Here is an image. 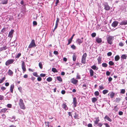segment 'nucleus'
I'll return each mask as SVG.
<instances>
[{"label": "nucleus", "instance_id": "obj_1", "mask_svg": "<svg viewBox=\"0 0 127 127\" xmlns=\"http://www.w3.org/2000/svg\"><path fill=\"white\" fill-rule=\"evenodd\" d=\"M19 105L20 108L23 110L26 109V107L23 100L21 98L20 99L19 102Z\"/></svg>", "mask_w": 127, "mask_h": 127}, {"label": "nucleus", "instance_id": "obj_2", "mask_svg": "<svg viewBox=\"0 0 127 127\" xmlns=\"http://www.w3.org/2000/svg\"><path fill=\"white\" fill-rule=\"evenodd\" d=\"M114 39V37L113 36H109L107 38V43L110 44H111L112 43V42Z\"/></svg>", "mask_w": 127, "mask_h": 127}, {"label": "nucleus", "instance_id": "obj_3", "mask_svg": "<svg viewBox=\"0 0 127 127\" xmlns=\"http://www.w3.org/2000/svg\"><path fill=\"white\" fill-rule=\"evenodd\" d=\"M36 46L35 40L34 39H32V40L31 42L29 44L28 46V48H31L32 47H35Z\"/></svg>", "mask_w": 127, "mask_h": 127}, {"label": "nucleus", "instance_id": "obj_4", "mask_svg": "<svg viewBox=\"0 0 127 127\" xmlns=\"http://www.w3.org/2000/svg\"><path fill=\"white\" fill-rule=\"evenodd\" d=\"M87 56V54L86 53H84L82 56L81 63L83 64H85L86 63V59Z\"/></svg>", "mask_w": 127, "mask_h": 127}, {"label": "nucleus", "instance_id": "obj_5", "mask_svg": "<svg viewBox=\"0 0 127 127\" xmlns=\"http://www.w3.org/2000/svg\"><path fill=\"white\" fill-rule=\"evenodd\" d=\"M14 60L13 59H10L7 60L5 62V64L6 66H8L13 63Z\"/></svg>", "mask_w": 127, "mask_h": 127}, {"label": "nucleus", "instance_id": "obj_6", "mask_svg": "<svg viewBox=\"0 0 127 127\" xmlns=\"http://www.w3.org/2000/svg\"><path fill=\"white\" fill-rule=\"evenodd\" d=\"M103 5L104 6V9L108 11L110 9V7L109 6L107 2H105Z\"/></svg>", "mask_w": 127, "mask_h": 127}, {"label": "nucleus", "instance_id": "obj_7", "mask_svg": "<svg viewBox=\"0 0 127 127\" xmlns=\"http://www.w3.org/2000/svg\"><path fill=\"white\" fill-rule=\"evenodd\" d=\"M23 71V73L26 71V69L25 65V62L24 61H22V64L21 65Z\"/></svg>", "mask_w": 127, "mask_h": 127}, {"label": "nucleus", "instance_id": "obj_8", "mask_svg": "<svg viewBox=\"0 0 127 127\" xmlns=\"http://www.w3.org/2000/svg\"><path fill=\"white\" fill-rule=\"evenodd\" d=\"M95 120L94 122V126H95L97 125L98 123V122L100 120L99 117L95 118Z\"/></svg>", "mask_w": 127, "mask_h": 127}, {"label": "nucleus", "instance_id": "obj_9", "mask_svg": "<svg viewBox=\"0 0 127 127\" xmlns=\"http://www.w3.org/2000/svg\"><path fill=\"white\" fill-rule=\"evenodd\" d=\"M83 37H82L81 39L78 38L76 40V42L77 43H78L79 45H80V43H82L83 42Z\"/></svg>", "mask_w": 127, "mask_h": 127}, {"label": "nucleus", "instance_id": "obj_10", "mask_svg": "<svg viewBox=\"0 0 127 127\" xmlns=\"http://www.w3.org/2000/svg\"><path fill=\"white\" fill-rule=\"evenodd\" d=\"M115 95V93L114 92H112L109 93L108 94V95H109L111 98H113Z\"/></svg>", "mask_w": 127, "mask_h": 127}, {"label": "nucleus", "instance_id": "obj_11", "mask_svg": "<svg viewBox=\"0 0 127 127\" xmlns=\"http://www.w3.org/2000/svg\"><path fill=\"white\" fill-rule=\"evenodd\" d=\"M71 82L73 84H75L78 82V81L77 80L75 79L74 78L71 79Z\"/></svg>", "mask_w": 127, "mask_h": 127}, {"label": "nucleus", "instance_id": "obj_12", "mask_svg": "<svg viewBox=\"0 0 127 127\" xmlns=\"http://www.w3.org/2000/svg\"><path fill=\"white\" fill-rule=\"evenodd\" d=\"M118 22L116 21H114L112 24V26L113 27H115L118 25Z\"/></svg>", "mask_w": 127, "mask_h": 127}, {"label": "nucleus", "instance_id": "obj_13", "mask_svg": "<svg viewBox=\"0 0 127 127\" xmlns=\"http://www.w3.org/2000/svg\"><path fill=\"white\" fill-rule=\"evenodd\" d=\"M120 24L121 25H125L127 24V20H123L120 23Z\"/></svg>", "mask_w": 127, "mask_h": 127}, {"label": "nucleus", "instance_id": "obj_14", "mask_svg": "<svg viewBox=\"0 0 127 127\" xmlns=\"http://www.w3.org/2000/svg\"><path fill=\"white\" fill-rule=\"evenodd\" d=\"M14 32V30H11V31L9 32L8 35V36L10 37H12V34Z\"/></svg>", "mask_w": 127, "mask_h": 127}, {"label": "nucleus", "instance_id": "obj_15", "mask_svg": "<svg viewBox=\"0 0 127 127\" xmlns=\"http://www.w3.org/2000/svg\"><path fill=\"white\" fill-rule=\"evenodd\" d=\"M13 72L10 69L8 70L7 72L8 75L10 76H12L13 75Z\"/></svg>", "mask_w": 127, "mask_h": 127}, {"label": "nucleus", "instance_id": "obj_16", "mask_svg": "<svg viewBox=\"0 0 127 127\" xmlns=\"http://www.w3.org/2000/svg\"><path fill=\"white\" fill-rule=\"evenodd\" d=\"M62 106L63 108L65 110H66L68 109V107L67 106L65 103H64L62 105Z\"/></svg>", "mask_w": 127, "mask_h": 127}, {"label": "nucleus", "instance_id": "obj_17", "mask_svg": "<svg viewBox=\"0 0 127 127\" xmlns=\"http://www.w3.org/2000/svg\"><path fill=\"white\" fill-rule=\"evenodd\" d=\"M73 104L74 105V107H75L76 106V105L77 103L76 101V99L75 97H74L73 98Z\"/></svg>", "mask_w": 127, "mask_h": 127}, {"label": "nucleus", "instance_id": "obj_18", "mask_svg": "<svg viewBox=\"0 0 127 127\" xmlns=\"http://www.w3.org/2000/svg\"><path fill=\"white\" fill-rule=\"evenodd\" d=\"M96 41L98 43H100L102 41L101 39L98 37L96 39Z\"/></svg>", "mask_w": 127, "mask_h": 127}, {"label": "nucleus", "instance_id": "obj_19", "mask_svg": "<svg viewBox=\"0 0 127 127\" xmlns=\"http://www.w3.org/2000/svg\"><path fill=\"white\" fill-rule=\"evenodd\" d=\"M14 85L13 84H12L11 85L10 87V90L11 92V93H13V89H14Z\"/></svg>", "mask_w": 127, "mask_h": 127}, {"label": "nucleus", "instance_id": "obj_20", "mask_svg": "<svg viewBox=\"0 0 127 127\" xmlns=\"http://www.w3.org/2000/svg\"><path fill=\"white\" fill-rule=\"evenodd\" d=\"M7 47L6 46L1 47L0 48V51H2L4 50H5L7 49Z\"/></svg>", "mask_w": 127, "mask_h": 127}, {"label": "nucleus", "instance_id": "obj_21", "mask_svg": "<svg viewBox=\"0 0 127 127\" xmlns=\"http://www.w3.org/2000/svg\"><path fill=\"white\" fill-rule=\"evenodd\" d=\"M104 119H106L110 122L112 121V120L108 116H106L104 117Z\"/></svg>", "mask_w": 127, "mask_h": 127}, {"label": "nucleus", "instance_id": "obj_22", "mask_svg": "<svg viewBox=\"0 0 127 127\" xmlns=\"http://www.w3.org/2000/svg\"><path fill=\"white\" fill-rule=\"evenodd\" d=\"M7 110V109L6 108H3L1 110L0 112V113H5L6 112Z\"/></svg>", "mask_w": 127, "mask_h": 127}, {"label": "nucleus", "instance_id": "obj_23", "mask_svg": "<svg viewBox=\"0 0 127 127\" xmlns=\"http://www.w3.org/2000/svg\"><path fill=\"white\" fill-rule=\"evenodd\" d=\"M89 71L90 73V76H91L92 77L93 76L94 74V71H93L92 69H90Z\"/></svg>", "mask_w": 127, "mask_h": 127}, {"label": "nucleus", "instance_id": "obj_24", "mask_svg": "<svg viewBox=\"0 0 127 127\" xmlns=\"http://www.w3.org/2000/svg\"><path fill=\"white\" fill-rule=\"evenodd\" d=\"M102 58L100 56H99L97 58V60L98 61V64H100L101 63Z\"/></svg>", "mask_w": 127, "mask_h": 127}, {"label": "nucleus", "instance_id": "obj_25", "mask_svg": "<svg viewBox=\"0 0 127 127\" xmlns=\"http://www.w3.org/2000/svg\"><path fill=\"white\" fill-rule=\"evenodd\" d=\"M120 59V57L118 55H116L115 57V60L116 61H118Z\"/></svg>", "mask_w": 127, "mask_h": 127}, {"label": "nucleus", "instance_id": "obj_26", "mask_svg": "<svg viewBox=\"0 0 127 127\" xmlns=\"http://www.w3.org/2000/svg\"><path fill=\"white\" fill-rule=\"evenodd\" d=\"M91 68L94 70H97L98 69V67H97L95 65H94L91 67Z\"/></svg>", "mask_w": 127, "mask_h": 127}, {"label": "nucleus", "instance_id": "obj_27", "mask_svg": "<svg viewBox=\"0 0 127 127\" xmlns=\"http://www.w3.org/2000/svg\"><path fill=\"white\" fill-rule=\"evenodd\" d=\"M73 112L74 113V114L76 115V113L74 111H72V112H68V114L69 116H70L71 118H72V116L71 114V113H72Z\"/></svg>", "mask_w": 127, "mask_h": 127}, {"label": "nucleus", "instance_id": "obj_28", "mask_svg": "<svg viewBox=\"0 0 127 127\" xmlns=\"http://www.w3.org/2000/svg\"><path fill=\"white\" fill-rule=\"evenodd\" d=\"M118 109L119 108L118 107L117 105L115 106L114 107V108L113 109L115 111V112L118 111Z\"/></svg>", "mask_w": 127, "mask_h": 127}, {"label": "nucleus", "instance_id": "obj_29", "mask_svg": "<svg viewBox=\"0 0 127 127\" xmlns=\"http://www.w3.org/2000/svg\"><path fill=\"white\" fill-rule=\"evenodd\" d=\"M92 101L93 103H95L97 100V99L95 97H93L92 98Z\"/></svg>", "mask_w": 127, "mask_h": 127}, {"label": "nucleus", "instance_id": "obj_30", "mask_svg": "<svg viewBox=\"0 0 127 127\" xmlns=\"http://www.w3.org/2000/svg\"><path fill=\"white\" fill-rule=\"evenodd\" d=\"M46 80L48 82H50L51 81H52V79L51 77H50L47 79Z\"/></svg>", "mask_w": 127, "mask_h": 127}, {"label": "nucleus", "instance_id": "obj_31", "mask_svg": "<svg viewBox=\"0 0 127 127\" xmlns=\"http://www.w3.org/2000/svg\"><path fill=\"white\" fill-rule=\"evenodd\" d=\"M57 80L60 82H61L62 81V79L60 76H57Z\"/></svg>", "mask_w": 127, "mask_h": 127}, {"label": "nucleus", "instance_id": "obj_32", "mask_svg": "<svg viewBox=\"0 0 127 127\" xmlns=\"http://www.w3.org/2000/svg\"><path fill=\"white\" fill-rule=\"evenodd\" d=\"M7 0H4L1 2V3L2 4H6L7 3Z\"/></svg>", "mask_w": 127, "mask_h": 127}, {"label": "nucleus", "instance_id": "obj_33", "mask_svg": "<svg viewBox=\"0 0 127 127\" xmlns=\"http://www.w3.org/2000/svg\"><path fill=\"white\" fill-rule=\"evenodd\" d=\"M6 117V115L4 114H3L1 115V118L3 120L5 119Z\"/></svg>", "mask_w": 127, "mask_h": 127}, {"label": "nucleus", "instance_id": "obj_34", "mask_svg": "<svg viewBox=\"0 0 127 127\" xmlns=\"http://www.w3.org/2000/svg\"><path fill=\"white\" fill-rule=\"evenodd\" d=\"M52 71L54 73L57 72H58V71L57 70L56 68L54 67L52 68Z\"/></svg>", "mask_w": 127, "mask_h": 127}, {"label": "nucleus", "instance_id": "obj_35", "mask_svg": "<svg viewBox=\"0 0 127 127\" xmlns=\"http://www.w3.org/2000/svg\"><path fill=\"white\" fill-rule=\"evenodd\" d=\"M127 56L125 55H123L121 57V58L123 59H126Z\"/></svg>", "mask_w": 127, "mask_h": 127}, {"label": "nucleus", "instance_id": "obj_36", "mask_svg": "<svg viewBox=\"0 0 127 127\" xmlns=\"http://www.w3.org/2000/svg\"><path fill=\"white\" fill-rule=\"evenodd\" d=\"M108 92V91L107 90H105L103 91V93L104 94H105Z\"/></svg>", "mask_w": 127, "mask_h": 127}, {"label": "nucleus", "instance_id": "obj_37", "mask_svg": "<svg viewBox=\"0 0 127 127\" xmlns=\"http://www.w3.org/2000/svg\"><path fill=\"white\" fill-rule=\"evenodd\" d=\"M5 77H4L1 78L0 79V84L2 83L5 80Z\"/></svg>", "mask_w": 127, "mask_h": 127}, {"label": "nucleus", "instance_id": "obj_38", "mask_svg": "<svg viewBox=\"0 0 127 127\" xmlns=\"http://www.w3.org/2000/svg\"><path fill=\"white\" fill-rule=\"evenodd\" d=\"M94 94L95 96H97L99 95V93L98 91H96L95 92Z\"/></svg>", "mask_w": 127, "mask_h": 127}, {"label": "nucleus", "instance_id": "obj_39", "mask_svg": "<svg viewBox=\"0 0 127 127\" xmlns=\"http://www.w3.org/2000/svg\"><path fill=\"white\" fill-rule=\"evenodd\" d=\"M102 66L103 67H107V64L106 63H104L102 64Z\"/></svg>", "mask_w": 127, "mask_h": 127}, {"label": "nucleus", "instance_id": "obj_40", "mask_svg": "<svg viewBox=\"0 0 127 127\" xmlns=\"http://www.w3.org/2000/svg\"><path fill=\"white\" fill-rule=\"evenodd\" d=\"M73 60L74 61H75L76 60V57L75 55H73L72 56Z\"/></svg>", "mask_w": 127, "mask_h": 127}, {"label": "nucleus", "instance_id": "obj_41", "mask_svg": "<svg viewBox=\"0 0 127 127\" xmlns=\"http://www.w3.org/2000/svg\"><path fill=\"white\" fill-rule=\"evenodd\" d=\"M44 123H45V124L46 126H47L48 127H49V122H45Z\"/></svg>", "mask_w": 127, "mask_h": 127}, {"label": "nucleus", "instance_id": "obj_42", "mask_svg": "<svg viewBox=\"0 0 127 127\" xmlns=\"http://www.w3.org/2000/svg\"><path fill=\"white\" fill-rule=\"evenodd\" d=\"M33 75L36 77H38V75L37 73L36 72H34L32 73Z\"/></svg>", "mask_w": 127, "mask_h": 127}, {"label": "nucleus", "instance_id": "obj_43", "mask_svg": "<svg viewBox=\"0 0 127 127\" xmlns=\"http://www.w3.org/2000/svg\"><path fill=\"white\" fill-rule=\"evenodd\" d=\"M72 40L70 38L68 40V43L67 44V45H68L70 44L72 42Z\"/></svg>", "mask_w": 127, "mask_h": 127}, {"label": "nucleus", "instance_id": "obj_44", "mask_svg": "<svg viewBox=\"0 0 127 127\" xmlns=\"http://www.w3.org/2000/svg\"><path fill=\"white\" fill-rule=\"evenodd\" d=\"M39 66L40 69H42V64L41 62H40L39 63Z\"/></svg>", "mask_w": 127, "mask_h": 127}, {"label": "nucleus", "instance_id": "obj_45", "mask_svg": "<svg viewBox=\"0 0 127 127\" xmlns=\"http://www.w3.org/2000/svg\"><path fill=\"white\" fill-rule=\"evenodd\" d=\"M109 64L111 65H114V63L112 61H110L109 62Z\"/></svg>", "mask_w": 127, "mask_h": 127}, {"label": "nucleus", "instance_id": "obj_46", "mask_svg": "<svg viewBox=\"0 0 127 127\" xmlns=\"http://www.w3.org/2000/svg\"><path fill=\"white\" fill-rule=\"evenodd\" d=\"M120 100L121 99L120 98H116L115 100L116 102H118L120 101Z\"/></svg>", "mask_w": 127, "mask_h": 127}, {"label": "nucleus", "instance_id": "obj_47", "mask_svg": "<svg viewBox=\"0 0 127 127\" xmlns=\"http://www.w3.org/2000/svg\"><path fill=\"white\" fill-rule=\"evenodd\" d=\"M59 21H60L59 19L58 18H57V20L56 21V24H57V25H58V23L59 22Z\"/></svg>", "mask_w": 127, "mask_h": 127}, {"label": "nucleus", "instance_id": "obj_48", "mask_svg": "<svg viewBox=\"0 0 127 127\" xmlns=\"http://www.w3.org/2000/svg\"><path fill=\"white\" fill-rule=\"evenodd\" d=\"M97 124V126L99 127H101L103 125V124L101 123H98Z\"/></svg>", "mask_w": 127, "mask_h": 127}, {"label": "nucleus", "instance_id": "obj_49", "mask_svg": "<svg viewBox=\"0 0 127 127\" xmlns=\"http://www.w3.org/2000/svg\"><path fill=\"white\" fill-rule=\"evenodd\" d=\"M71 47L74 50L76 49V47L73 44L71 46Z\"/></svg>", "mask_w": 127, "mask_h": 127}, {"label": "nucleus", "instance_id": "obj_50", "mask_svg": "<svg viewBox=\"0 0 127 127\" xmlns=\"http://www.w3.org/2000/svg\"><path fill=\"white\" fill-rule=\"evenodd\" d=\"M99 89L101 90H102L104 89L102 85H100L99 86Z\"/></svg>", "mask_w": 127, "mask_h": 127}, {"label": "nucleus", "instance_id": "obj_51", "mask_svg": "<svg viewBox=\"0 0 127 127\" xmlns=\"http://www.w3.org/2000/svg\"><path fill=\"white\" fill-rule=\"evenodd\" d=\"M125 92V91L124 89H122L121 91V93L122 94H124Z\"/></svg>", "mask_w": 127, "mask_h": 127}, {"label": "nucleus", "instance_id": "obj_52", "mask_svg": "<svg viewBox=\"0 0 127 127\" xmlns=\"http://www.w3.org/2000/svg\"><path fill=\"white\" fill-rule=\"evenodd\" d=\"M91 36L93 37H95L96 36V33H93L91 34Z\"/></svg>", "mask_w": 127, "mask_h": 127}, {"label": "nucleus", "instance_id": "obj_53", "mask_svg": "<svg viewBox=\"0 0 127 127\" xmlns=\"http://www.w3.org/2000/svg\"><path fill=\"white\" fill-rule=\"evenodd\" d=\"M119 45L120 46L122 47L124 46V44L122 42H120L119 43Z\"/></svg>", "mask_w": 127, "mask_h": 127}, {"label": "nucleus", "instance_id": "obj_54", "mask_svg": "<svg viewBox=\"0 0 127 127\" xmlns=\"http://www.w3.org/2000/svg\"><path fill=\"white\" fill-rule=\"evenodd\" d=\"M112 55V53L111 52H109L107 53V55L108 56H111Z\"/></svg>", "mask_w": 127, "mask_h": 127}, {"label": "nucleus", "instance_id": "obj_55", "mask_svg": "<svg viewBox=\"0 0 127 127\" xmlns=\"http://www.w3.org/2000/svg\"><path fill=\"white\" fill-rule=\"evenodd\" d=\"M21 54L20 53H18L17 55L15 57V58H18L21 56Z\"/></svg>", "mask_w": 127, "mask_h": 127}, {"label": "nucleus", "instance_id": "obj_56", "mask_svg": "<svg viewBox=\"0 0 127 127\" xmlns=\"http://www.w3.org/2000/svg\"><path fill=\"white\" fill-rule=\"evenodd\" d=\"M7 106L8 107L10 108L12 107V105L11 104H7Z\"/></svg>", "mask_w": 127, "mask_h": 127}, {"label": "nucleus", "instance_id": "obj_57", "mask_svg": "<svg viewBox=\"0 0 127 127\" xmlns=\"http://www.w3.org/2000/svg\"><path fill=\"white\" fill-rule=\"evenodd\" d=\"M4 99V96L3 95H0V100H2Z\"/></svg>", "mask_w": 127, "mask_h": 127}, {"label": "nucleus", "instance_id": "obj_58", "mask_svg": "<svg viewBox=\"0 0 127 127\" xmlns=\"http://www.w3.org/2000/svg\"><path fill=\"white\" fill-rule=\"evenodd\" d=\"M6 31V29L5 28H3L1 31V32L3 33L4 32H5Z\"/></svg>", "mask_w": 127, "mask_h": 127}, {"label": "nucleus", "instance_id": "obj_59", "mask_svg": "<svg viewBox=\"0 0 127 127\" xmlns=\"http://www.w3.org/2000/svg\"><path fill=\"white\" fill-rule=\"evenodd\" d=\"M37 80L38 81H41L42 80V78L40 77H38L37 78Z\"/></svg>", "mask_w": 127, "mask_h": 127}, {"label": "nucleus", "instance_id": "obj_60", "mask_svg": "<svg viewBox=\"0 0 127 127\" xmlns=\"http://www.w3.org/2000/svg\"><path fill=\"white\" fill-rule=\"evenodd\" d=\"M59 2V0H56V2L55 3V6H57V5L58 4Z\"/></svg>", "mask_w": 127, "mask_h": 127}, {"label": "nucleus", "instance_id": "obj_61", "mask_svg": "<svg viewBox=\"0 0 127 127\" xmlns=\"http://www.w3.org/2000/svg\"><path fill=\"white\" fill-rule=\"evenodd\" d=\"M40 76L41 77H44L46 75L45 74L41 73L40 74Z\"/></svg>", "mask_w": 127, "mask_h": 127}, {"label": "nucleus", "instance_id": "obj_62", "mask_svg": "<svg viewBox=\"0 0 127 127\" xmlns=\"http://www.w3.org/2000/svg\"><path fill=\"white\" fill-rule=\"evenodd\" d=\"M104 124L105 125L106 127H110L109 125L107 123H104Z\"/></svg>", "mask_w": 127, "mask_h": 127}, {"label": "nucleus", "instance_id": "obj_63", "mask_svg": "<svg viewBox=\"0 0 127 127\" xmlns=\"http://www.w3.org/2000/svg\"><path fill=\"white\" fill-rule=\"evenodd\" d=\"M1 89L2 91H3L6 89V88L4 87H1Z\"/></svg>", "mask_w": 127, "mask_h": 127}, {"label": "nucleus", "instance_id": "obj_64", "mask_svg": "<svg viewBox=\"0 0 127 127\" xmlns=\"http://www.w3.org/2000/svg\"><path fill=\"white\" fill-rule=\"evenodd\" d=\"M33 25L36 26L37 25V23L36 21H34L33 22Z\"/></svg>", "mask_w": 127, "mask_h": 127}]
</instances>
